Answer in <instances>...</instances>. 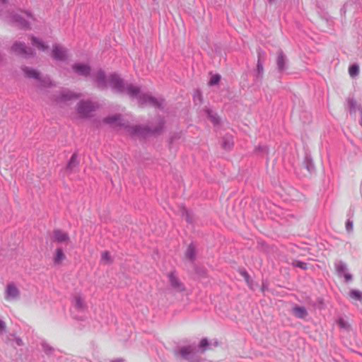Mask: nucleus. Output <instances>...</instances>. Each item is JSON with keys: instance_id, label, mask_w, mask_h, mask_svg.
<instances>
[{"instance_id": "nucleus-1", "label": "nucleus", "mask_w": 362, "mask_h": 362, "mask_svg": "<svg viewBox=\"0 0 362 362\" xmlns=\"http://www.w3.org/2000/svg\"><path fill=\"white\" fill-rule=\"evenodd\" d=\"M92 77L98 88L100 90H105L110 86L115 93L127 94L130 98L136 99L140 106L149 105L160 110L164 108L165 100L163 98L153 97L148 92H141L140 86L125 82L116 73L107 76L105 72L100 69L93 73Z\"/></svg>"}, {"instance_id": "nucleus-2", "label": "nucleus", "mask_w": 362, "mask_h": 362, "mask_svg": "<svg viewBox=\"0 0 362 362\" xmlns=\"http://www.w3.org/2000/svg\"><path fill=\"white\" fill-rule=\"evenodd\" d=\"M103 122L108 124H115L124 127L125 132L132 137H138L144 139L151 134L160 133L165 124L164 119L159 117L157 118V125L154 127H150L147 125H129L121 118L120 115H114L106 117L103 119Z\"/></svg>"}, {"instance_id": "nucleus-3", "label": "nucleus", "mask_w": 362, "mask_h": 362, "mask_svg": "<svg viewBox=\"0 0 362 362\" xmlns=\"http://www.w3.org/2000/svg\"><path fill=\"white\" fill-rule=\"evenodd\" d=\"M174 355L177 358L187 362H202V360L195 344L178 347L174 350Z\"/></svg>"}, {"instance_id": "nucleus-4", "label": "nucleus", "mask_w": 362, "mask_h": 362, "mask_svg": "<svg viewBox=\"0 0 362 362\" xmlns=\"http://www.w3.org/2000/svg\"><path fill=\"white\" fill-rule=\"evenodd\" d=\"M71 304L73 307L71 310L73 317L76 320H83L85 319L83 314L88 310L85 297L81 293H75L72 297Z\"/></svg>"}, {"instance_id": "nucleus-5", "label": "nucleus", "mask_w": 362, "mask_h": 362, "mask_svg": "<svg viewBox=\"0 0 362 362\" xmlns=\"http://www.w3.org/2000/svg\"><path fill=\"white\" fill-rule=\"evenodd\" d=\"M35 18L30 11H21V13H13L11 16V22L16 25L27 29L35 21Z\"/></svg>"}, {"instance_id": "nucleus-6", "label": "nucleus", "mask_w": 362, "mask_h": 362, "mask_svg": "<svg viewBox=\"0 0 362 362\" xmlns=\"http://www.w3.org/2000/svg\"><path fill=\"white\" fill-rule=\"evenodd\" d=\"M98 107L97 102H93L91 100H81L76 105V111L81 118H88Z\"/></svg>"}, {"instance_id": "nucleus-7", "label": "nucleus", "mask_w": 362, "mask_h": 362, "mask_svg": "<svg viewBox=\"0 0 362 362\" xmlns=\"http://www.w3.org/2000/svg\"><path fill=\"white\" fill-rule=\"evenodd\" d=\"M81 94L75 93L69 89L63 88L54 95V100L57 103H66L70 100L81 98Z\"/></svg>"}, {"instance_id": "nucleus-8", "label": "nucleus", "mask_w": 362, "mask_h": 362, "mask_svg": "<svg viewBox=\"0 0 362 362\" xmlns=\"http://www.w3.org/2000/svg\"><path fill=\"white\" fill-rule=\"evenodd\" d=\"M4 296L6 301H16L21 297V291L14 282H9L5 287Z\"/></svg>"}, {"instance_id": "nucleus-9", "label": "nucleus", "mask_w": 362, "mask_h": 362, "mask_svg": "<svg viewBox=\"0 0 362 362\" xmlns=\"http://www.w3.org/2000/svg\"><path fill=\"white\" fill-rule=\"evenodd\" d=\"M170 288L175 292L181 293L185 291V286L181 281L175 270L167 274Z\"/></svg>"}, {"instance_id": "nucleus-10", "label": "nucleus", "mask_w": 362, "mask_h": 362, "mask_svg": "<svg viewBox=\"0 0 362 362\" xmlns=\"http://www.w3.org/2000/svg\"><path fill=\"white\" fill-rule=\"evenodd\" d=\"M11 50L16 54L25 58H28L35 55V51L33 49L27 47L24 42H16L11 47Z\"/></svg>"}, {"instance_id": "nucleus-11", "label": "nucleus", "mask_w": 362, "mask_h": 362, "mask_svg": "<svg viewBox=\"0 0 362 362\" xmlns=\"http://www.w3.org/2000/svg\"><path fill=\"white\" fill-rule=\"evenodd\" d=\"M71 69L73 71L79 76H83L86 78L90 76L93 78L92 76L93 74H90L91 68L90 65H88V64L74 63L71 66Z\"/></svg>"}, {"instance_id": "nucleus-12", "label": "nucleus", "mask_w": 362, "mask_h": 362, "mask_svg": "<svg viewBox=\"0 0 362 362\" xmlns=\"http://www.w3.org/2000/svg\"><path fill=\"white\" fill-rule=\"evenodd\" d=\"M67 52V49L59 44H54L52 46V57L57 61H66L68 58Z\"/></svg>"}, {"instance_id": "nucleus-13", "label": "nucleus", "mask_w": 362, "mask_h": 362, "mask_svg": "<svg viewBox=\"0 0 362 362\" xmlns=\"http://www.w3.org/2000/svg\"><path fill=\"white\" fill-rule=\"evenodd\" d=\"M276 64L279 73H283L288 69V59L281 49L277 52Z\"/></svg>"}, {"instance_id": "nucleus-14", "label": "nucleus", "mask_w": 362, "mask_h": 362, "mask_svg": "<svg viewBox=\"0 0 362 362\" xmlns=\"http://www.w3.org/2000/svg\"><path fill=\"white\" fill-rule=\"evenodd\" d=\"M349 110L351 115H354L356 116V114L360 113V110H362V107L360 104H358L356 100L353 98H349L347 100Z\"/></svg>"}, {"instance_id": "nucleus-15", "label": "nucleus", "mask_w": 362, "mask_h": 362, "mask_svg": "<svg viewBox=\"0 0 362 362\" xmlns=\"http://www.w3.org/2000/svg\"><path fill=\"white\" fill-rule=\"evenodd\" d=\"M54 240L59 243H66L69 240L68 234L61 230H54L53 232Z\"/></svg>"}, {"instance_id": "nucleus-16", "label": "nucleus", "mask_w": 362, "mask_h": 362, "mask_svg": "<svg viewBox=\"0 0 362 362\" xmlns=\"http://www.w3.org/2000/svg\"><path fill=\"white\" fill-rule=\"evenodd\" d=\"M22 70L25 76L28 78H33L37 81L40 78V73L35 69L24 66L22 67Z\"/></svg>"}, {"instance_id": "nucleus-17", "label": "nucleus", "mask_w": 362, "mask_h": 362, "mask_svg": "<svg viewBox=\"0 0 362 362\" xmlns=\"http://www.w3.org/2000/svg\"><path fill=\"white\" fill-rule=\"evenodd\" d=\"M292 311L293 314L299 319H305L308 315L307 310L302 306L296 305Z\"/></svg>"}, {"instance_id": "nucleus-18", "label": "nucleus", "mask_w": 362, "mask_h": 362, "mask_svg": "<svg viewBox=\"0 0 362 362\" xmlns=\"http://www.w3.org/2000/svg\"><path fill=\"white\" fill-rule=\"evenodd\" d=\"M66 259V256L64 253L62 247H57L55 250V254L53 257V262L55 265L60 264L63 260Z\"/></svg>"}, {"instance_id": "nucleus-19", "label": "nucleus", "mask_w": 362, "mask_h": 362, "mask_svg": "<svg viewBox=\"0 0 362 362\" xmlns=\"http://www.w3.org/2000/svg\"><path fill=\"white\" fill-rule=\"evenodd\" d=\"M31 43L33 46L36 47L38 49L41 51H45L48 49V46L45 44L43 41L38 39L35 36H31Z\"/></svg>"}, {"instance_id": "nucleus-20", "label": "nucleus", "mask_w": 362, "mask_h": 362, "mask_svg": "<svg viewBox=\"0 0 362 362\" xmlns=\"http://www.w3.org/2000/svg\"><path fill=\"white\" fill-rule=\"evenodd\" d=\"M78 161L77 160V154L74 153L66 165V170L72 172L78 166Z\"/></svg>"}, {"instance_id": "nucleus-21", "label": "nucleus", "mask_w": 362, "mask_h": 362, "mask_svg": "<svg viewBox=\"0 0 362 362\" xmlns=\"http://www.w3.org/2000/svg\"><path fill=\"white\" fill-rule=\"evenodd\" d=\"M334 266L339 276H342V275L347 271V265L343 261H337L334 264Z\"/></svg>"}, {"instance_id": "nucleus-22", "label": "nucleus", "mask_w": 362, "mask_h": 362, "mask_svg": "<svg viewBox=\"0 0 362 362\" xmlns=\"http://www.w3.org/2000/svg\"><path fill=\"white\" fill-rule=\"evenodd\" d=\"M233 146V136L231 135H226L222 139V147L226 150H230Z\"/></svg>"}, {"instance_id": "nucleus-23", "label": "nucleus", "mask_w": 362, "mask_h": 362, "mask_svg": "<svg viewBox=\"0 0 362 362\" xmlns=\"http://www.w3.org/2000/svg\"><path fill=\"white\" fill-rule=\"evenodd\" d=\"M209 346V340L206 338L202 339L198 346H197V351H199V354H204Z\"/></svg>"}, {"instance_id": "nucleus-24", "label": "nucleus", "mask_w": 362, "mask_h": 362, "mask_svg": "<svg viewBox=\"0 0 362 362\" xmlns=\"http://www.w3.org/2000/svg\"><path fill=\"white\" fill-rule=\"evenodd\" d=\"M206 112L208 118L211 121V122L214 125H216V124H219L220 119H219V117L217 115L216 113L214 112L212 110H211L209 109H207L206 110Z\"/></svg>"}, {"instance_id": "nucleus-25", "label": "nucleus", "mask_w": 362, "mask_h": 362, "mask_svg": "<svg viewBox=\"0 0 362 362\" xmlns=\"http://www.w3.org/2000/svg\"><path fill=\"white\" fill-rule=\"evenodd\" d=\"M37 81L39 82V86L41 88L50 87L52 86V81L48 76L41 77L40 76Z\"/></svg>"}, {"instance_id": "nucleus-26", "label": "nucleus", "mask_w": 362, "mask_h": 362, "mask_svg": "<svg viewBox=\"0 0 362 362\" xmlns=\"http://www.w3.org/2000/svg\"><path fill=\"white\" fill-rule=\"evenodd\" d=\"M263 73H264L263 62L261 60H257L256 74H255L257 80H262V78L263 77Z\"/></svg>"}, {"instance_id": "nucleus-27", "label": "nucleus", "mask_w": 362, "mask_h": 362, "mask_svg": "<svg viewBox=\"0 0 362 362\" xmlns=\"http://www.w3.org/2000/svg\"><path fill=\"white\" fill-rule=\"evenodd\" d=\"M303 163H304L306 169L310 173H312L314 170V169H315L314 163L313 162L311 157L309 155H308V154L305 155Z\"/></svg>"}, {"instance_id": "nucleus-28", "label": "nucleus", "mask_w": 362, "mask_h": 362, "mask_svg": "<svg viewBox=\"0 0 362 362\" xmlns=\"http://www.w3.org/2000/svg\"><path fill=\"white\" fill-rule=\"evenodd\" d=\"M196 252L195 247L192 244H190L186 251V257L191 261H193L195 259Z\"/></svg>"}, {"instance_id": "nucleus-29", "label": "nucleus", "mask_w": 362, "mask_h": 362, "mask_svg": "<svg viewBox=\"0 0 362 362\" xmlns=\"http://www.w3.org/2000/svg\"><path fill=\"white\" fill-rule=\"evenodd\" d=\"M349 296L356 300L362 301V292L356 289H352L349 292Z\"/></svg>"}, {"instance_id": "nucleus-30", "label": "nucleus", "mask_w": 362, "mask_h": 362, "mask_svg": "<svg viewBox=\"0 0 362 362\" xmlns=\"http://www.w3.org/2000/svg\"><path fill=\"white\" fill-rule=\"evenodd\" d=\"M337 325H339L340 329H342L346 331H349L351 329V325H349V323L342 317L339 318V320H337Z\"/></svg>"}, {"instance_id": "nucleus-31", "label": "nucleus", "mask_w": 362, "mask_h": 362, "mask_svg": "<svg viewBox=\"0 0 362 362\" xmlns=\"http://www.w3.org/2000/svg\"><path fill=\"white\" fill-rule=\"evenodd\" d=\"M359 72V67L357 64H352L349 69V75L351 77H354L358 75Z\"/></svg>"}, {"instance_id": "nucleus-32", "label": "nucleus", "mask_w": 362, "mask_h": 362, "mask_svg": "<svg viewBox=\"0 0 362 362\" xmlns=\"http://www.w3.org/2000/svg\"><path fill=\"white\" fill-rule=\"evenodd\" d=\"M101 261L105 264H110L112 262L111 256L109 253V252L105 251L103 252L102 257H101Z\"/></svg>"}, {"instance_id": "nucleus-33", "label": "nucleus", "mask_w": 362, "mask_h": 362, "mask_svg": "<svg viewBox=\"0 0 362 362\" xmlns=\"http://www.w3.org/2000/svg\"><path fill=\"white\" fill-rule=\"evenodd\" d=\"M221 80V76L219 74H214L211 76L209 84L210 86H215L219 83Z\"/></svg>"}, {"instance_id": "nucleus-34", "label": "nucleus", "mask_w": 362, "mask_h": 362, "mask_svg": "<svg viewBox=\"0 0 362 362\" xmlns=\"http://www.w3.org/2000/svg\"><path fill=\"white\" fill-rule=\"evenodd\" d=\"M42 350L47 354H51L53 351V348L46 342L42 344Z\"/></svg>"}, {"instance_id": "nucleus-35", "label": "nucleus", "mask_w": 362, "mask_h": 362, "mask_svg": "<svg viewBox=\"0 0 362 362\" xmlns=\"http://www.w3.org/2000/svg\"><path fill=\"white\" fill-rule=\"evenodd\" d=\"M293 265L295 267L300 268L303 270H306L308 269L307 264L301 261H295L293 262Z\"/></svg>"}, {"instance_id": "nucleus-36", "label": "nucleus", "mask_w": 362, "mask_h": 362, "mask_svg": "<svg viewBox=\"0 0 362 362\" xmlns=\"http://www.w3.org/2000/svg\"><path fill=\"white\" fill-rule=\"evenodd\" d=\"M256 152L261 154H268L269 148L267 146H259L256 148Z\"/></svg>"}, {"instance_id": "nucleus-37", "label": "nucleus", "mask_w": 362, "mask_h": 362, "mask_svg": "<svg viewBox=\"0 0 362 362\" xmlns=\"http://www.w3.org/2000/svg\"><path fill=\"white\" fill-rule=\"evenodd\" d=\"M346 230L348 233L353 230V221H351V218H348L346 222Z\"/></svg>"}, {"instance_id": "nucleus-38", "label": "nucleus", "mask_w": 362, "mask_h": 362, "mask_svg": "<svg viewBox=\"0 0 362 362\" xmlns=\"http://www.w3.org/2000/svg\"><path fill=\"white\" fill-rule=\"evenodd\" d=\"M240 274L244 277L247 284L249 286H250V275L248 274V273L245 270H243L240 272Z\"/></svg>"}, {"instance_id": "nucleus-39", "label": "nucleus", "mask_w": 362, "mask_h": 362, "mask_svg": "<svg viewBox=\"0 0 362 362\" xmlns=\"http://www.w3.org/2000/svg\"><path fill=\"white\" fill-rule=\"evenodd\" d=\"M202 96L201 92L199 90H197L194 95V100L195 102L199 100V103H202Z\"/></svg>"}, {"instance_id": "nucleus-40", "label": "nucleus", "mask_w": 362, "mask_h": 362, "mask_svg": "<svg viewBox=\"0 0 362 362\" xmlns=\"http://www.w3.org/2000/svg\"><path fill=\"white\" fill-rule=\"evenodd\" d=\"M264 55H265V52L262 49H259L257 50V58H258L257 60H261L263 62Z\"/></svg>"}, {"instance_id": "nucleus-41", "label": "nucleus", "mask_w": 362, "mask_h": 362, "mask_svg": "<svg viewBox=\"0 0 362 362\" xmlns=\"http://www.w3.org/2000/svg\"><path fill=\"white\" fill-rule=\"evenodd\" d=\"M342 276H344L345 282H346V283L352 281V279H353L352 275L348 272L344 273L342 275Z\"/></svg>"}, {"instance_id": "nucleus-42", "label": "nucleus", "mask_w": 362, "mask_h": 362, "mask_svg": "<svg viewBox=\"0 0 362 362\" xmlns=\"http://www.w3.org/2000/svg\"><path fill=\"white\" fill-rule=\"evenodd\" d=\"M13 337H14V341H15L16 344L18 346H23V340L18 337H16L14 335H13Z\"/></svg>"}, {"instance_id": "nucleus-43", "label": "nucleus", "mask_w": 362, "mask_h": 362, "mask_svg": "<svg viewBox=\"0 0 362 362\" xmlns=\"http://www.w3.org/2000/svg\"><path fill=\"white\" fill-rule=\"evenodd\" d=\"M6 323L3 320H0V334L6 331Z\"/></svg>"}, {"instance_id": "nucleus-44", "label": "nucleus", "mask_w": 362, "mask_h": 362, "mask_svg": "<svg viewBox=\"0 0 362 362\" xmlns=\"http://www.w3.org/2000/svg\"><path fill=\"white\" fill-rule=\"evenodd\" d=\"M185 216H186V221L188 222V223H192V219L190 218V216H189V214L187 211H185Z\"/></svg>"}, {"instance_id": "nucleus-45", "label": "nucleus", "mask_w": 362, "mask_h": 362, "mask_svg": "<svg viewBox=\"0 0 362 362\" xmlns=\"http://www.w3.org/2000/svg\"><path fill=\"white\" fill-rule=\"evenodd\" d=\"M354 210L353 209L350 208V209L347 214V216L349 217V218H351L354 216Z\"/></svg>"}, {"instance_id": "nucleus-46", "label": "nucleus", "mask_w": 362, "mask_h": 362, "mask_svg": "<svg viewBox=\"0 0 362 362\" xmlns=\"http://www.w3.org/2000/svg\"><path fill=\"white\" fill-rule=\"evenodd\" d=\"M358 115V117H360L359 124L362 127V110H360V113Z\"/></svg>"}, {"instance_id": "nucleus-47", "label": "nucleus", "mask_w": 362, "mask_h": 362, "mask_svg": "<svg viewBox=\"0 0 362 362\" xmlns=\"http://www.w3.org/2000/svg\"><path fill=\"white\" fill-rule=\"evenodd\" d=\"M8 2V0H0V3L2 4H5Z\"/></svg>"}, {"instance_id": "nucleus-48", "label": "nucleus", "mask_w": 362, "mask_h": 362, "mask_svg": "<svg viewBox=\"0 0 362 362\" xmlns=\"http://www.w3.org/2000/svg\"><path fill=\"white\" fill-rule=\"evenodd\" d=\"M267 1H268V2H269L270 4H272L274 3L276 0H267Z\"/></svg>"}, {"instance_id": "nucleus-49", "label": "nucleus", "mask_w": 362, "mask_h": 362, "mask_svg": "<svg viewBox=\"0 0 362 362\" xmlns=\"http://www.w3.org/2000/svg\"><path fill=\"white\" fill-rule=\"evenodd\" d=\"M318 301L320 304L323 303V300L322 298H318Z\"/></svg>"}, {"instance_id": "nucleus-50", "label": "nucleus", "mask_w": 362, "mask_h": 362, "mask_svg": "<svg viewBox=\"0 0 362 362\" xmlns=\"http://www.w3.org/2000/svg\"><path fill=\"white\" fill-rule=\"evenodd\" d=\"M2 59H3V57H2L1 54H0V62L2 61Z\"/></svg>"}, {"instance_id": "nucleus-51", "label": "nucleus", "mask_w": 362, "mask_h": 362, "mask_svg": "<svg viewBox=\"0 0 362 362\" xmlns=\"http://www.w3.org/2000/svg\"><path fill=\"white\" fill-rule=\"evenodd\" d=\"M173 137L170 138V143H173Z\"/></svg>"}, {"instance_id": "nucleus-52", "label": "nucleus", "mask_w": 362, "mask_h": 362, "mask_svg": "<svg viewBox=\"0 0 362 362\" xmlns=\"http://www.w3.org/2000/svg\"><path fill=\"white\" fill-rule=\"evenodd\" d=\"M1 16V14L0 13V17Z\"/></svg>"}]
</instances>
